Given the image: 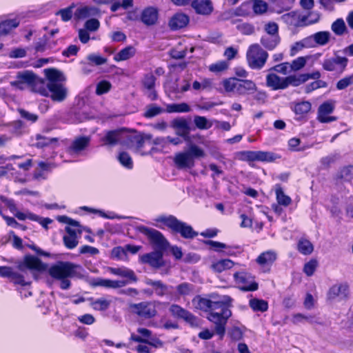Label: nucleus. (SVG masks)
Segmentation results:
<instances>
[{"mask_svg":"<svg viewBox=\"0 0 353 353\" xmlns=\"http://www.w3.org/2000/svg\"><path fill=\"white\" fill-rule=\"evenodd\" d=\"M195 309L209 312L208 319L214 323L215 332L222 339L225 333V325L228 319L232 316L230 309L232 299L227 295L219 296L214 294L209 298L196 296L192 301Z\"/></svg>","mask_w":353,"mask_h":353,"instance_id":"f257e3e1","label":"nucleus"},{"mask_svg":"<svg viewBox=\"0 0 353 353\" xmlns=\"http://www.w3.org/2000/svg\"><path fill=\"white\" fill-rule=\"evenodd\" d=\"M82 268L68 261H58L48 269L49 275L55 280L60 281V288L68 290L70 288V278L82 275Z\"/></svg>","mask_w":353,"mask_h":353,"instance_id":"f03ea898","label":"nucleus"},{"mask_svg":"<svg viewBox=\"0 0 353 353\" xmlns=\"http://www.w3.org/2000/svg\"><path fill=\"white\" fill-rule=\"evenodd\" d=\"M155 221L163 223L173 232L180 234L184 239H192L198 235V232L191 225L177 219L174 216H159Z\"/></svg>","mask_w":353,"mask_h":353,"instance_id":"7ed1b4c3","label":"nucleus"},{"mask_svg":"<svg viewBox=\"0 0 353 353\" xmlns=\"http://www.w3.org/2000/svg\"><path fill=\"white\" fill-rule=\"evenodd\" d=\"M205 157L203 149L194 144H190L189 148L183 152L177 153L174 159L179 169L192 168L194 166V159Z\"/></svg>","mask_w":353,"mask_h":353,"instance_id":"20e7f679","label":"nucleus"},{"mask_svg":"<svg viewBox=\"0 0 353 353\" xmlns=\"http://www.w3.org/2000/svg\"><path fill=\"white\" fill-rule=\"evenodd\" d=\"M268 56V53L259 44H252L248 49L246 59L250 68L260 70L265 65Z\"/></svg>","mask_w":353,"mask_h":353,"instance_id":"39448f33","label":"nucleus"},{"mask_svg":"<svg viewBox=\"0 0 353 353\" xmlns=\"http://www.w3.org/2000/svg\"><path fill=\"white\" fill-rule=\"evenodd\" d=\"M137 230L145 235L156 250H166L168 248L169 243L161 232L144 225L138 226Z\"/></svg>","mask_w":353,"mask_h":353,"instance_id":"423d86ee","label":"nucleus"},{"mask_svg":"<svg viewBox=\"0 0 353 353\" xmlns=\"http://www.w3.org/2000/svg\"><path fill=\"white\" fill-rule=\"evenodd\" d=\"M129 310L132 314L144 320L152 319L157 314L156 303L152 301L130 303L129 304Z\"/></svg>","mask_w":353,"mask_h":353,"instance_id":"0eeeda50","label":"nucleus"},{"mask_svg":"<svg viewBox=\"0 0 353 353\" xmlns=\"http://www.w3.org/2000/svg\"><path fill=\"white\" fill-rule=\"evenodd\" d=\"M347 63V58L335 54L334 57L325 59L322 67L325 71L341 74L345 70Z\"/></svg>","mask_w":353,"mask_h":353,"instance_id":"6e6552de","label":"nucleus"},{"mask_svg":"<svg viewBox=\"0 0 353 353\" xmlns=\"http://www.w3.org/2000/svg\"><path fill=\"white\" fill-rule=\"evenodd\" d=\"M234 278L239 288L242 291H255L258 289V283L255 282L254 277L245 272H237L234 274Z\"/></svg>","mask_w":353,"mask_h":353,"instance_id":"1a4fd4ad","label":"nucleus"},{"mask_svg":"<svg viewBox=\"0 0 353 353\" xmlns=\"http://www.w3.org/2000/svg\"><path fill=\"white\" fill-rule=\"evenodd\" d=\"M169 311L174 317L183 319L192 327H199L200 325L199 318L177 304L171 305Z\"/></svg>","mask_w":353,"mask_h":353,"instance_id":"9d476101","label":"nucleus"},{"mask_svg":"<svg viewBox=\"0 0 353 353\" xmlns=\"http://www.w3.org/2000/svg\"><path fill=\"white\" fill-rule=\"evenodd\" d=\"M17 268L21 272H25L26 270L42 272L47 269V265L33 255H26L23 261L18 262Z\"/></svg>","mask_w":353,"mask_h":353,"instance_id":"9b49d317","label":"nucleus"},{"mask_svg":"<svg viewBox=\"0 0 353 353\" xmlns=\"http://www.w3.org/2000/svg\"><path fill=\"white\" fill-rule=\"evenodd\" d=\"M152 136L150 134H142L139 132L128 133L125 131V141L130 148L141 149L143 147L145 141L151 140Z\"/></svg>","mask_w":353,"mask_h":353,"instance_id":"f8f14e48","label":"nucleus"},{"mask_svg":"<svg viewBox=\"0 0 353 353\" xmlns=\"http://www.w3.org/2000/svg\"><path fill=\"white\" fill-rule=\"evenodd\" d=\"M37 75L32 71L19 72L16 80L11 81L10 85L19 90H24L26 85L31 86Z\"/></svg>","mask_w":353,"mask_h":353,"instance_id":"ddd939ff","label":"nucleus"},{"mask_svg":"<svg viewBox=\"0 0 353 353\" xmlns=\"http://www.w3.org/2000/svg\"><path fill=\"white\" fill-rule=\"evenodd\" d=\"M349 294V287L346 283H337L332 285L327 292V298L330 301H341Z\"/></svg>","mask_w":353,"mask_h":353,"instance_id":"4468645a","label":"nucleus"},{"mask_svg":"<svg viewBox=\"0 0 353 353\" xmlns=\"http://www.w3.org/2000/svg\"><path fill=\"white\" fill-rule=\"evenodd\" d=\"M101 141L103 145L108 146H114L118 143H123L125 141V129L120 128L106 132L101 138Z\"/></svg>","mask_w":353,"mask_h":353,"instance_id":"2eb2a0df","label":"nucleus"},{"mask_svg":"<svg viewBox=\"0 0 353 353\" xmlns=\"http://www.w3.org/2000/svg\"><path fill=\"white\" fill-rule=\"evenodd\" d=\"M108 272L112 274L125 279L121 281L125 282V285L136 283L138 281V278L134 272L124 266L119 268L108 267Z\"/></svg>","mask_w":353,"mask_h":353,"instance_id":"dca6fc26","label":"nucleus"},{"mask_svg":"<svg viewBox=\"0 0 353 353\" xmlns=\"http://www.w3.org/2000/svg\"><path fill=\"white\" fill-rule=\"evenodd\" d=\"M334 109V103L327 101L323 103L318 109L317 119L321 123H330L336 120V117L329 116Z\"/></svg>","mask_w":353,"mask_h":353,"instance_id":"f3484780","label":"nucleus"},{"mask_svg":"<svg viewBox=\"0 0 353 353\" xmlns=\"http://www.w3.org/2000/svg\"><path fill=\"white\" fill-rule=\"evenodd\" d=\"M164 250H156L154 252L143 254L141 257V261L143 263L149 264L154 268H159L165 265L163 258V252Z\"/></svg>","mask_w":353,"mask_h":353,"instance_id":"a211bd4d","label":"nucleus"},{"mask_svg":"<svg viewBox=\"0 0 353 353\" xmlns=\"http://www.w3.org/2000/svg\"><path fill=\"white\" fill-rule=\"evenodd\" d=\"M90 143V137L88 136L75 137L68 147L67 152L71 155L79 154L89 145Z\"/></svg>","mask_w":353,"mask_h":353,"instance_id":"6ab92c4d","label":"nucleus"},{"mask_svg":"<svg viewBox=\"0 0 353 353\" xmlns=\"http://www.w3.org/2000/svg\"><path fill=\"white\" fill-rule=\"evenodd\" d=\"M49 96L54 101H63L68 96V89L62 83H48Z\"/></svg>","mask_w":353,"mask_h":353,"instance_id":"aec40b11","label":"nucleus"},{"mask_svg":"<svg viewBox=\"0 0 353 353\" xmlns=\"http://www.w3.org/2000/svg\"><path fill=\"white\" fill-rule=\"evenodd\" d=\"M155 81L156 77L152 73L145 74L141 81L144 89L146 90L145 94L152 101L157 99V93L154 89Z\"/></svg>","mask_w":353,"mask_h":353,"instance_id":"412c9836","label":"nucleus"},{"mask_svg":"<svg viewBox=\"0 0 353 353\" xmlns=\"http://www.w3.org/2000/svg\"><path fill=\"white\" fill-rule=\"evenodd\" d=\"M171 126L176 130V134L183 137L185 140H189L190 127L189 122L183 118L175 119L171 123Z\"/></svg>","mask_w":353,"mask_h":353,"instance_id":"4be33fe9","label":"nucleus"},{"mask_svg":"<svg viewBox=\"0 0 353 353\" xmlns=\"http://www.w3.org/2000/svg\"><path fill=\"white\" fill-rule=\"evenodd\" d=\"M145 283L146 285L152 286L154 292L159 296L170 294V290L173 288L171 285L164 284L161 281H154L150 279H146Z\"/></svg>","mask_w":353,"mask_h":353,"instance_id":"5701e85b","label":"nucleus"},{"mask_svg":"<svg viewBox=\"0 0 353 353\" xmlns=\"http://www.w3.org/2000/svg\"><path fill=\"white\" fill-rule=\"evenodd\" d=\"M158 10L154 7H148L145 8L141 14V21L146 26H153L158 20Z\"/></svg>","mask_w":353,"mask_h":353,"instance_id":"b1692460","label":"nucleus"},{"mask_svg":"<svg viewBox=\"0 0 353 353\" xmlns=\"http://www.w3.org/2000/svg\"><path fill=\"white\" fill-rule=\"evenodd\" d=\"M266 85L273 90L286 89L285 77H281L274 73H269L266 76Z\"/></svg>","mask_w":353,"mask_h":353,"instance_id":"393cba45","label":"nucleus"},{"mask_svg":"<svg viewBox=\"0 0 353 353\" xmlns=\"http://www.w3.org/2000/svg\"><path fill=\"white\" fill-rule=\"evenodd\" d=\"M92 285L107 289H119L125 286V282L118 280L97 278L93 281Z\"/></svg>","mask_w":353,"mask_h":353,"instance_id":"a878e982","label":"nucleus"},{"mask_svg":"<svg viewBox=\"0 0 353 353\" xmlns=\"http://www.w3.org/2000/svg\"><path fill=\"white\" fill-rule=\"evenodd\" d=\"M189 17L183 13L178 12L172 17L169 21L171 30H176L185 27L189 23Z\"/></svg>","mask_w":353,"mask_h":353,"instance_id":"bb28decb","label":"nucleus"},{"mask_svg":"<svg viewBox=\"0 0 353 353\" xmlns=\"http://www.w3.org/2000/svg\"><path fill=\"white\" fill-rule=\"evenodd\" d=\"M192 7L196 13L203 15L211 14L213 10L212 3L210 0H194Z\"/></svg>","mask_w":353,"mask_h":353,"instance_id":"cd10ccee","label":"nucleus"},{"mask_svg":"<svg viewBox=\"0 0 353 353\" xmlns=\"http://www.w3.org/2000/svg\"><path fill=\"white\" fill-rule=\"evenodd\" d=\"M57 221L60 223H66L68 225L65 227V231L67 232L69 236H77V232H81V230L77 228H79L80 227V225L78 221L72 219L71 218L63 215V216H59L57 218Z\"/></svg>","mask_w":353,"mask_h":353,"instance_id":"c85d7f7f","label":"nucleus"},{"mask_svg":"<svg viewBox=\"0 0 353 353\" xmlns=\"http://www.w3.org/2000/svg\"><path fill=\"white\" fill-rule=\"evenodd\" d=\"M256 83L252 80L239 79L236 94L246 95L256 91Z\"/></svg>","mask_w":353,"mask_h":353,"instance_id":"c756f323","label":"nucleus"},{"mask_svg":"<svg viewBox=\"0 0 353 353\" xmlns=\"http://www.w3.org/2000/svg\"><path fill=\"white\" fill-rule=\"evenodd\" d=\"M353 179V166L348 165L343 168L335 177L336 184L339 185L343 182H350Z\"/></svg>","mask_w":353,"mask_h":353,"instance_id":"7c9ffc66","label":"nucleus"},{"mask_svg":"<svg viewBox=\"0 0 353 353\" xmlns=\"http://www.w3.org/2000/svg\"><path fill=\"white\" fill-rule=\"evenodd\" d=\"M30 88L32 91L39 93L42 96H49L48 83L44 80L39 78L37 76L35 77V79Z\"/></svg>","mask_w":353,"mask_h":353,"instance_id":"2f4dec72","label":"nucleus"},{"mask_svg":"<svg viewBox=\"0 0 353 353\" xmlns=\"http://www.w3.org/2000/svg\"><path fill=\"white\" fill-rule=\"evenodd\" d=\"M46 77L48 79V83H58L65 80L63 74L54 68H48L44 70Z\"/></svg>","mask_w":353,"mask_h":353,"instance_id":"473e14b6","label":"nucleus"},{"mask_svg":"<svg viewBox=\"0 0 353 353\" xmlns=\"http://www.w3.org/2000/svg\"><path fill=\"white\" fill-rule=\"evenodd\" d=\"M283 20L288 25L299 27L303 26L302 15L297 12L292 11L282 16Z\"/></svg>","mask_w":353,"mask_h":353,"instance_id":"72a5a7b5","label":"nucleus"},{"mask_svg":"<svg viewBox=\"0 0 353 353\" xmlns=\"http://www.w3.org/2000/svg\"><path fill=\"white\" fill-rule=\"evenodd\" d=\"M111 303V300L107 299L105 297H101L95 299L92 298L90 299V305L93 310L103 312L110 307Z\"/></svg>","mask_w":353,"mask_h":353,"instance_id":"f704fd0d","label":"nucleus"},{"mask_svg":"<svg viewBox=\"0 0 353 353\" xmlns=\"http://www.w3.org/2000/svg\"><path fill=\"white\" fill-rule=\"evenodd\" d=\"M280 43L279 35H264L261 39V43L268 50H274Z\"/></svg>","mask_w":353,"mask_h":353,"instance_id":"c9c22d12","label":"nucleus"},{"mask_svg":"<svg viewBox=\"0 0 353 353\" xmlns=\"http://www.w3.org/2000/svg\"><path fill=\"white\" fill-rule=\"evenodd\" d=\"M273 10L277 13L288 10L292 7L291 0H269Z\"/></svg>","mask_w":353,"mask_h":353,"instance_id":"e433bc0d","label":"nucleus"},{"mask_svg":"<svg viewBox=\"0 0 353 353\" xmlns=\"http://www.w3.org/2000/svg\"><path fill=\"white\" fill-rule=\"evenodd\" d=\"M234 262L230 259H222L212 263L211 269L214 272L221 273L226 270L230 269L234 266Z\"/></svg>","mask_w":353,"mask_h":353,"instance_id":"4c0bfd02","label":"nucleus"},{"mask_svg":"<svg viewBox=\"0 0 353 353\" xmlns=\"http://www.w3.org/2000/svg\"><path fill=\"white\" fill-rule=\"evenodd\" d=\"M136 50L133 46H129L120 50L114 57V61L119 62L125 61L135 54Z\"/></svg>","mask_w":353,"mask_h":353,"instance_id":"58836bf2","label":"nucleus"},{"mask_svg":"<svg viewBox=\"0 0 353 353\" xmlns=\"http://www.w3.org/2000/svg\"><path fill=\"white\" fill-rule=\"evenodd\" d=\"M176 289V294L175 295L176 296H189L193 294L194 286V285L184 282L181 283L179 285H176L175 287Z\"/></svg>","mask_w":353,"mask_h":353,"instance_id":"ea45409f","label":"nucleus"},{"mask_svg":"<svg viewBox=\"0 0 353 353\" xmlns=\"http://www.w3.org/2000/svg\"><path fill=\"white\" fill-rule=\"evenodd\" d=\"M307 77L303 75V74L299 75H290L285 77V84H286V88L290 85L296 87L301 84L307 81Z\"/></svg>","mask_w":353,"mask_h":353,"instance_id":"a19ab883","label":"nucleus"},{"mask_svg":"<svg viewBox=\"0 0 353 353\" xmlns=\"http://www.w3.org/2000/svg\"><path fill=\"white\" fill-rule=\"evenodd\" d=\"M276 258L275 252L267 251L261 253L256 259V262L261 265L272 264Z\"/></svg>","mask_w":353,"mask_h":353,"instance_id":"79ce46f5","label":"nucleus"},{"mask_svg":"<svg viewBox=\"0 0 353 353\" xmlns=\"http://www.w3.org/2000/svg\"><path fill=\"white\" fill-rule=\"evenodd\" d=\"M289 149L294 152H303L312 148V145L302 144L298 138H292L288 141Z\"/></svg>","mask_w":353,"mask_h":353,"instance_id":"37998d69","label":"nucleus"},{"mask_svg":"<svg viewBox=\"0 0 353 353\" xmlns=\"http://www.w3.org/2000/svg\"><path fill=\"white\" fill-rule=\"evenodd\" d=\"M275 192L276 196V200L279 205L286 207L291 203V198L285 194L282 188L279 185H276Z\"/></svg>","mask_w":353,"mask_h":353,"instance_id":"c03bdc74","label":"nucleus"},{"mask_svg":"<svg viewBox=\"0 0 353 353\" xmlns=\"http://www.w3.org/2000/svg\"><path fill=\"white\" fill-rule=\"evenodd\" d=\"M331 34L328 31H320L313 34L314 42L319 46H325L330 39Z\"/></svg>","mask_w":353,"mask_h":353,"instance_id":"a18cd8bd","label":"nucleus"},{"mask_svg":"<svg viewBox=\"0 0 353 353\" xmlns=\"http://www.w3.org/2000/svg\"><path fill=\"white\" fill-rule=\"evenodd\" d=\"M250 307L254 311L265 312L268 310V304L266 301L259 299H252L249 301Z\"/></svg>","mask_w":353,"mask_h":353,"instance_id":"49530a36","label":"nucleus"},{"mask_svg":"<svg viewBox=\"0 0 353 353\" xmlns=\"http://www.w3.org/2000/svg\"><path fill=\"white\" fill-rule=\"evenodd\" d=\"M239 79L233 77L225 79L223 81V86L227 92L236 94Z\"/></svg>","mask_w":353,"mask_h":353,"instance_id":"de8ad7c7","label":"nucleus"},{"mask_svg":"<svg viewBox=\"0 0 353 353\" xmlns=\"http://www.w3.org/2000/svg\"><path fill=\"white\" fill-rule=\"evenodd\" d=\"M167 112H189L190 107L186 103H172L167 105Z\"/></svg>","mask_w":353,"mask_h":353,"instance_id":"09e8293b","label":"nucleus"},{"mask_svg":"<svg viewBox=\"0 0 353 353\" xmlns=\"http://www.w3.org/2000/svg\"><path fill=\"white\" fill-rule=\"evenodd\" d=\"M251 8L256 14H263L268 10V4L263 0H251Z\"/></svg>","mask_w":353,"mask_h":353,"instance_id":"8fccbe9b","label":"nucleus"},{"mask_svg":"<svg viewBox=\"0 0 353 353\" xmlns=\"http://www.w3.org/2000/svg\"><path fill=\"white\" fill-rule=\"evenodd\" d=\"M279 158L280 157L272 152L257 151V161L273 162Z\"/></svg>","mask_w":353,"mask_h":353,"instance_id":"3c124183","label":"nucleus"},{"mask_svg":"<svg viewBox=\"0 0 353 353\" xmlns=\"http://www.w3.org/2000/svg\"><path fill=\"white\" fill-rule=\"evenodd\" d=\"M298 250L304 255H308L313 251V245L310 241L301 239L298 243Z\"/></svg>","mask_w":353,"mask_h":353,"instance_id":"603ef678","label":"nucleus"},{"mask_svg":"<svg viewBox=\"0 0 353 353\" xmlns=\"http://www.w3.org/2000/svg\"><path fill=\"white\" fill-rule=\"evenodd\" d=\"M251 8V1L243 2L234 10V15L237 17L248 16Z\"/></svg>","mask_w":353,"mask_h":353,"instance_id":"864d4df0","label":"nucleus"},{"mask_svg":"<svg viewBox=\"0 0 353 353\" xmlns=\"http://www.w3.org/2000/svg\"><path fill=\"white\" fill-rule=\"evenodd\" d=\"M311 106V103L309 101H302L296 103L293 110L296 114L303 116L310 112Z\"/></svg>","mask_w":353,"mask_h":353,"instance_id":"5fc2aeb1","label":"nucleus"},{"mask_svg":"<svg viewBox=\"0 0 353 353\" xmlns=\"http://www.w3.org/2000/svg\"><path fill=\"white\" fill-rule=\"evenodd\" d=\"M320 17V14L316 11L310 12L307 15H302L303 25L307 26L316 23L319 21Z\"/></svg>","mask_w":353,"mask_h":353,"instance_id":"6e6d98bb","label":"nucleus"},{"mask_svg":"<svg viewBox=\"0 0 353 353\" xmlns=\"http://www.w3.org/2000/svg\"><path fill=\"white\" fill-rule=\"evenodd\" d=\"M332 30L338 36L343 35L346 31V26L343 19H338L331 26Z\"/></svg>","mask_w":353,"mask_h":353,"instance_id":"4d7b16f0","label":"nucleus"},{"mask_svg":"<svg viewBox=\"0 0 353 353\" xmlns=\"http://www.w3.org/2000/svg\"><path fill=\"white\" fill-rule=\"evenodd\" d=\"M194 123L197 128L200 130L210 129L212 123L209 121L205 117L195 116L194 118Z\"/></svg>","mask_w":353,"mask_h":353,"instance_id":"13d9d810","label":"nucleus"},{"mask_svg":"<svg viewBox=\"0 0 353 353\" xmlns=\"http://www.w3.org/2000/svg\"><path fill=\"white\" fill-rule=\"evenodd\" d=\"M310 57H299L290 63L291 71H298L302 69L306 64Z\"/></svg>","mask_w":353,"mask_h":353,"instance_id":"bf43d9fd","label":"nucleus"},{"mask_svg":"<svg viewBox=\"0 0 353 353\" xmlns=\"http://www.w3.org/2000/svg\"><path fill=\"white\" fill-rule=\"evenodd\" d=\"M118 160L120 163L128 169L133 168V161L128 153L126 152H120L118 156Z\"/></svg>","mask_w":353,"mask_h":353,"instance_id":"052dcab7","label":"nucleus"},{"mask_svg":"<svg viewBox=\"0 0 353 353\" xmlns=\"http://www.w3.org/2000/svg\"><path fill=\"white\" fill-rule=\"evenodd\" d=\"M236 29L243 34L251 35L254 33L255 28L250 23H239L236 25Z\"/></svg>","mask_w":353,"mask_h":353,"instance_id":"680f3d73","label":"nucleus"},{"mask_svg":"<svg viewBox=\"0 0 353 353\" xmlns=\"http://www.w3.org/2000/svg\"><path fill=\"white\" fill-rule=\"evenodd\" d=\"M163 112V110L161 107L151 104L147 107L144 116L146 118H152L161 114Z\"/></svg>","mask_w":353,"mask_h":353,"instance_id":"e2e57ef3","label":"nucleus"},{"mask_svg":"<svg viewBox=\"0 0 353 353\" xmlns=\"http://www.w3.org/2000/svg\"><path fill=\"white\" fill-rule=\"evenodd\" d=\"M36 140H37V143H35V145L37 148H43L45 146L50 145V143H52L53 142L57 141V139H56V138H48V137L41 136L40 134H37L36 136Z\"/></svg>","mask_w":353,"mask_h":353,"instance_id":"0e129e2a","label":"nucleus"},{"mask_svg":"<svg viewBox=\"0 0 353 353\" xmlns=\"http://www.w3.org/2000/svg\"><path fill=\"white\" fill-rule=\"evenodd\" d=\"M0 24L2 28L5 29L6 33L8 34L12 29L18 27L19 25V21L17 19H8L2 21Z\"/></svg>","mask_w":353,"mask_h":353,"instance_id":"69168bd1","label":"nucleus"},{"mask_svg":"<svg viewBox=\"0 0 353 353\" xmlns=\"http://www.w3.org/2000/svg\"><path fill=\"white\" fill-rule=\"evenodd\" d=\"M269 71H274L282 74H287L291 72L290 63L284 62L270 68Z\"/></svg>","mask_w":353,"mask_h":353,"instance_id":"338daca9","label":"nucleus"},{"mask_svg":"<svg viewBox=\"0 0 353 353\" xmlns=\"http://www.w3.org/2000/svg\"><path fill=\"white\" fill-rule=\"evenodd\" d=\"M353 84V74L347 76L340 79L336 83V88L339 90L345 89L349 85Z\"/></svg>","mask_w":353,"mask_h":353,"instance_id":"774afa93","label":"nucleus"}]
</instances>
